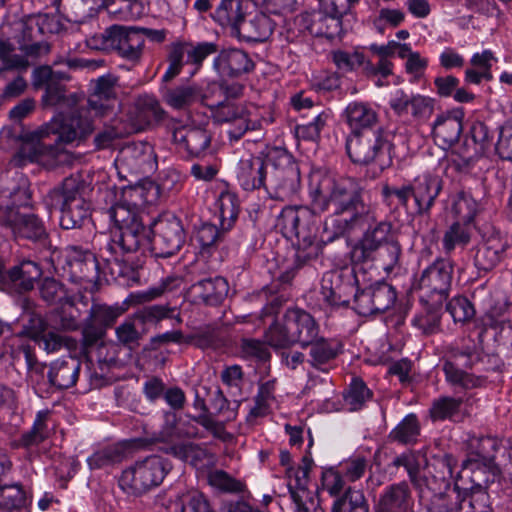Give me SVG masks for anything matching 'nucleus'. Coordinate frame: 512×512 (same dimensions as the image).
Instances as JSON below:
<instances>
[{
    "label": "nucleus",
    "mask_w": 512,
    "mask_h": 512,
    "mask_svg": "<svg viewBox=\"0 0 512 512\" xmlns=\"http://www.w3.org/2000/svg\"><path fill=\"white\" fill-rule=\"evenodd\" d=\"M108 213L114 223L113 230H119L143 221L138 206L126 200L115 203L110 207Z\"/></svg>",
    "instance_id": "obj_42"
},
{
    "label": "nucleus",
    "mask_w": 512,
    "mask_h": 512,
    "mask_svg": "<svg viewBox=\"0 0 512 512\" xmlns=\"http://www.w3.org/2000/svg\"><path fill=\"white\" fill-rule=\"evenodd\" d=\"M402 249L396 237L374 251L368 261L376 262L384 271L391 272L400 265Z\"/></svg>",
    "instance_id": "obj_44"
},
{
    "label": "nucleus",
    "mask_w": 512,
    "mask_h": 512,
    "mask_svg": "<svg viewBox=\"0 0 512 512\" xmlns=\"http://www.w3.org/2000/svg\"><path fill=\"white\" fill-rule=\"evenodd\" d=\"M165 453L174 456L182 461L190 462L196 466L199 462H202L207 452L200 445L188 442L178 444H167L161 448Z\"/></svg>",
    "instance_id": "obj_49"
},
{
    "label": "nucleus",
    "mask_w": 512,
    "mask_h": 512,
    "mask_svg": "<svg viewBox=\"0 0 512 512\" xmlns=\"http://www.w3.org/2000/svg\"><path fill=\"white\" fill-rule=\"evenodd\" d=\"M273 32L271 19L265 14H257L249 20L244 17L234 35L248 42H263Z\"/></svg>",
    "instance_id": "obj_35"
},
{
    "label": "nucleus",
    "mask_w": 512,
    "mask_h": 512,
    "mask_svg": "<svg viewBox=\"0 0 512 512\" xmlns=\"http://www.w3.org/2000/svg\"><path fill=\"white\" fill-rule=\"evenodd\" d=\"M175 309L166 305H151L134 314V320L141 324H158L163 319L172 318Z\"/></svg>",
    "instance_id": "obj_58"
},
{
    "label": "nucleus",
    "mask_w": 512,
    "mask_h": 512,
    "mask_svg": "<svg viewBox=\"0 0 512 512\" xmlns=\"http://www.w3.org/2000/svg\"><path fill=\"white\" fill-rule=\"evenodd\" d=\"M118 169L136 175H149L157 168V157L148 142H131L124 145L115 160Z\"/></svg>",
    "instance_id": "obj_17"
},
{
    "label": "nucleus",
    "mask_w": 512,
    "mask_h": 512,
    "mask_svg": "<svg viewBox=\"0 0 512 512\" xmlns=\"http://www.w3.org/2000/svg\"><path fill=\"white\" fill-rule=\"evenodd\" d=\"M412 505L409 486L400 482L389 486L379 500L380 512H408Z\"/></svg>",
    "instance_id": "obj_34"
},
{
    "label": "nucleus",
    "mask_w": 512,
    "mask_h": 512,
    "mask_svg": "<svg viewBox=\"0 0 512 512\" xmlns=\"http://www.w3.org/2000/svg\"><path fill=\"white\" fill-rule=\"evenodd\" d=\"M151 251L155 257L168 258L175 255L186 240V234L181 220L169 215L156 221L151 230Z\"/></svg>",
    "instance_id": "obj_14"
},
{
    "label": "nucleus",
    "mask_w": 512,
    "mask_h": 512,
    "mask_svg": "<svg viewBox=\"0 0 512 512\" xmlns=\"http://www.w3.org/2000/svg\"><path fill=\"white\" fill-rule=\"evenodd\" d=\"M213 67L222 78H238L251 72L254 63L246 52L232 48L222 50L214 59Z\"/></svg>",
    "instance_id": "obj_25"
},
{
    "label": "nucleus",
    "mask_w": 512,
    "mask_h": 512,
    "mask_svg": "<svg viewBox=\"0 0 512 512\" xmlns=\"http://www.w3.org/2000/svg\"><path fill=\"white\" fill-rule=\"evenodd\" d=\"M462 403L461 398L440 397L433 401L429 410L430 416L433 421L451 420L459 414Z\"/></svg>",
    "instance_id": "obj_51"
},
{
    "label": "nucleus",
    "mask_w": 512,
    "mask_h": 512,
    "mask_svg": "<svg viewBox=\"0 0 512 512\" xmlns=\"http://www.w3.org/2000/svg\"><path fill=\"white\" fill-rule=\"evenodd\" d=\"M332 59L337 68L343 72H350L360 67L364 62V55L359 52L348 53L338 50L332 53Z\"/></svg>",
    "instance_id": "obj_64"
},
{
    "label": "nucleus",
    "mask_w": 512,
    "mask_h": 512,
    "mask_svg": "<svg viewBox=\"0 0 512 512\" xmlns=\"http://www.w3.org/2000/svg\"><path fill=\"white\" fill-rule=\"evenodd\" d=\"M365 228L364 232L351 250V259L354 263L368 262L372 253L382 245L397 237L391 222L378 221L373 212V219L361 223L356 229Z\"/></svg>",
    "instance_id": "obj_13"
},
{
    "label": "nucleus",
    "mask_w": 512,
    "mask_h": 512,
    "mask_svg": "<svg viewBox=\"0 0 512 512\" xmlns=\"http://www.w3.org/2000/svg\"><path fill=\"white\" fill-rule=\"evenodd\" d=\"M371 397L372 392L363 380L354 378L345 395V403L350 411H357L360 410Z\"/></svg>",
    "instance_id": "obj_55"
},
{
    "label": "nucleus",
    "mask_w": 512,
    "mask_h": 512,
    "mask_svg": "<svg viewBox=\"0 0 512 512\" xmlns=\"http://www.w3.org/2000/svg\"><path fill=\"white\" fill-rule=\"evenodd\" d=\"M344 116L351 129V134L373 131L378 127V115L367 103L351 102L345 109Z\"/></svg>",
    "instance_id": "obj_30"
},
{
    "label": "nucleus",
    "mask_w": 512,
    "mask_h": 512,
    "mask_svg": "<svg viewBox=\"0 0 512 512\" xmlns=\"http://www.w3.org/2000/svg\"><path fill=\"white\" fill-rule=\"evenodd\" d=\"M382 128L359 134H351L346 143L350 159L357 164L376 163L381 170L390 166L392 144Z\"/></svg>",
    "instance_id": "obj_9"
},
{
    "label": "nucleus",
    "mask_w": 512,
    "mask_h": 512,
    "mask_svg": "<svg viewBox=\"0 0 512 512\" xmlns=\"http://www.w3.org/2000/svg\"><path fill=\"white\" fill-rule=\"evenodd\" d=\"M117 341L119 344L134 350L139 346V340L141 339V333L136 329L135 323L131 320H126L121 323L115 330Z\"/></svg>",
    "instance_id": "obj_62"
},
{
    "label": "nucleus",
    "mask_w": 512,
    "mask_h": 512,
    "mask_svg": "<svg viewBox=\"0 0 512 512\" xmlns=\"http://www.w3.org/2000/svg\"><path fill=\"white\" fill-rule=\"evenodd\" d=\"M68 120H52L40 130L26 135L18 155L21 159L38 163L48 169L55 168L65 158V152L59 143H72L89 135L92 122L77 114Z\"/></svg>",
    "instance_id": "obj_3"
},
{
    "label": "nucleus",
    "mask_w": 512,
    "mask_h": 512,
    "mask_svg": "<svg viewBox=\"0 0 512 512\" xmlns=\"http://www.w3.org/2000/svg\"><path fill=\"white\" fill-rule=\"evenodd\" d=\"M164 114L159 102L154 97L145 95L136 99L131 111V119L137 130H144L161 121Z\"/></svg>",
    "instance_id": "obj_31"
},
{
    "label": "nucleus",
    "mask_w": 512,
    "mask_h": 512,
    "mask_svg": "<svg viewBox=\"0 0 512 512\" xmlns=\"http://www.w3.org/2000/svg\"><path fill=\"white\" fill-rule=\"evenodd\" d=\"M276 227L285 238L296 239L297 268L321 252L322 246L316 241L318 229L315 218L307 207H285L277 219Z\"/></svg>",
    "instance_id": "obj_6"
},
{
    "label": "nucleus",
    "mask_w": 512,
    "mask_h": 512,
    "mask_svg": "<svg viewBox=\"0 0 512 512\" xmlns=\"http://www.w3.org/2000/svg\"><path fill=\"white\" fill-rule=\"evenodd\" d=\"M181 284V279L176 276H168L160 284L149 288L146 291L137 293L135 298L139 302H148L162 296L165 292L177 289Z\"/></svg>",
    "instance_id": "obj_61"
},
{
    "label": "nucleus",
    "mask_w": 512,
    "mask_h": 512,
    "mask_svg": "<svg viewBox=\"0 0 512 512\" xmlns=\"http://www.w3.org/2000/svg\"><path fill=\"white\" fill-rule=\"evenodd\" d=\"M341 278L342 275L339 273H328L322 279L321 295L331 307L347 306L350 296L356 292L352 275L346 283H340Z\"/></svg>",
    "instance_id": "obj_29"
},
{
    "label": "nucleus",
    "mask_w": 512,
    "mask_h": 512,
    "mask_svg": "<svg viewBox=\"0 0 512 512\" xmlns=\"http://www.w3.org/2000/svg\"><path fill=\"white\" fill-rule=\"evenodd\" d=\"M68 265L71 278L75 282H92L98 275V263L95 255L79 246L68 248Z\"/></svg>",
    "instance_id": "obj_27"
},
{
    "label": "nucleus",
    "mask_w": 512,
    "mask_h": 512,
    "mask_svg": "<svg viewBox=\"0 0 512 512\" xmlns=\"http://www.w3.org/2000/svg\"><path fill=\"white\" fill-rule=\"evenodd\" d=\"M446 310L455 322H466L475 315L472 303L462 296L452 298L446 304Z\"/></svg>",
    "instance_id": "obj_60"
},
{
    "label": "nucleus",
    "mask_w": 512,
    "mask_h": 512,
    "mask_svg": "<svg viewBox=\"0 0 512 512\" xmlns=\"http://www.w3.org/2000/svg\"><path fill=\"white\" fill-rule=\"evenodd\" d=\"M163 99L173 109L183 110L199 101L209 99V96L203 95L201 89L196 85H181L167 89Z\"/></svg>",
    "instance_id": "obj_37"
},
{
    "label": "nucleus",
    "mask_w": 512,
    "mask_h": 512,
    "mask_svg": "<svg viewBox=\"0 0 512 512\" xmlns=\"http://www.w3.org/2000/svg\"><path fill=\"white\" fill-rule=\"evenodd\" d=\"M318 334L319 326L308 312L288 309L283 323L273 322L265 333V339L273 348H287L295 343L306 347L316 340Z\"/></svg>",
    "instance_id": "obj_8"
},
{
    "label": "nucleus",
    "mask_w": 512,
    "mask_h": 512,
    "mask_svg": "<svg viewBox=\"0 0 512 512\" xmlns=\"http://www.w3.org/2000/svg\"><path fill=\"white\" fill-rule=\"evenodd\" d=\"M390 107L399 116L410 114L414 119H426L434 111V100L422 95H408L397 91L390 100Z\"/></svg>",
    "instance_id": "obj_26"
},
{
    "label": "nucleus",
    "mask_w": 512,
    "mask_h": 512,
    "mask_svg": "<svg viewBox=\"0 0 512 512\" xmlns=\"http://www.w3.org/2000/svg\"><path fill=\"white\" fill-rule=\"evenodd\" d=\"M503 252L504 244L501 240L498 237H490L474 249V266L480 272H489L498 265Z\"/></svg>",
    "instance_id": "obj_33"
},
{
    "label": "nucleus",
    "mask_w": 512,
    "mask_h": 512,
    "mask_svg": "<svg viewBox=\"0 0 512 512\" xmlns=\"http://www.w3.org/2000/svg\"><path fill=\"white\" fill-rule=\"evenodd\" d=\"M169 471V464L160 456L153 455L123 471L120 487L131 494H142L162 483Z\"/></svg>",
    "instance_id": "obj_11"
},
{
    "label": "nucleus",
    "mask_w": 512,
    "mask_h": 512,
    "mask_svg": "<svg viewBox=\"0 0 512 512\" xmlns=\"http://www.w3.org/2000/svg\"><path fill=\"white\" fill-rule=\"evenodd\" d=\"M442 191V180L438 176L423 175L412 183L401 186L384 185L382 197L388 206L402 208L416 216H429L437 197Z\"/></svg>",
    "instance_id": "obj_5"
},
{
    "label": "nucleus",
    "mask_w": 512,
    "mask_h": 512,
    "mask_svg": "<svg viewBox=\"0 0 512 512\" xmlns=\"http://www.w3.org/2000/svg\"><path fill=\"white\" fill-rule=\"evenodd\" d=\"M117 77L105 75L99 77L94 86V92L89 98V105L95 111L103 114L116 101Z\"/></svg>",
    "instance_id": "obj_36"
},
{
    "label": "nucleus",
    "mask_w": 512,
    "mask_h": 512,
    "mask_svg": "<svg viewBox=\"0 0 512 512\" xmlns=\"http://www.w3.org/2000/svg\"><path fill=\"white\" fill-rule=\"evenodd\" d=\"M288 490L297 512H324L316 493L310 491L308 487L295 489L291 483H288Z\"/></svg>",
    "instance_id": "obj_52"
},
{
    "label": "nucleus",
    "mask_w": 512,
    "mask_h": 512,
    "mask_svg": "<svg viewBox=\"0 0 512 512\" xmlns=\"http://www.w3.org/2000/svg\"><path fill=\"white\" fill-rule=\"evenodd\" d=\"M0 223L9 227L16 239L44 243L48 238L45 224L37 215L14 211L9 204H4L2 196H0Z\"/></svg>",
    "instance_id": "obj_15"
},
{
    "label": "nucleus",
    "mask_w": 512,
    "mask_h": 512,
    "mask_svg": "<svg viewBox=\"0 0 512 512\" xmlns=\"http://www.w3.org/2000/svg\"><path fill=\"white\" fill-rule=\"evenodd\" d=\"M15 47L9 40L0 39V74L6 70L27 69L28 60L20 54H15Z\"/></svg>",
    "instance_id": "obj_54"
},
{
    "label": "nucleus",
    "mask_w": 512,
    "mask_h": 512,
    "mask_svg": "<svg viewBox=\"0 0 512 512\" xmlns=\"http://www.w3.org/2000/svg\"><path fill=\"white\" fill-rule=\"evenodd\" d=\"M177 416L174 412H166L165 413V424L163 426L162 431L158 434L157 437L153 439V442H163L168 443L175 437H185V438H197L198 437V428L191 423H183L180 428L176 427Z\"/></svg>",
    "instance_id": "obj_41"
},
{
    "label": "nucleus",
    "mask_w": 512,
    "mask_h": 512,
    "mask_svg": "<svg viewBox=\"0 0 512 512\" xmlns=\"http://www.w3.org/2000/svg\"><path fill=\"white\" fill-rule=\"evenodd\" d=\"M103 38L100 46L117 50L123 58L135 61L142 54L145 40L137 27L113 25L104 31Z\"/></svg>",
    "instance_id": "obj_21"
},
{
    "label": "nucleus",
    "mask_w": 512,
    "mask_h": 512,
    "mask_svg": "<svg viewBox=\"0 0 512 512\" xmlns=\"http://www.w3.org/2000/svg\"><path fill=\"white\" fill-rule=\"evenodd\" d=\"M219 219L222 230H228L238 216L237 199L233 194L223 193L218 200Z\"/></svg>",
    "instance_id": "obj_56"
},
{
    "label": "nucleus",
    "mask_w": 512,
    "mask_h": 512,
    "mask_svg": "<svg viewBox=\"0 0 512 512\" xmlns=\"http://www.w3.org/2000/svg\"><path fill=\"white\" fill-rule=\"evenodd\" d=\"M83 190V181L70 176L48 194L49 206L61 212L60 226L63 229L81 228L89 219L90 204L84 199Z\"/></svg>",
    "instance_id": "obj_7"
},
{
    "label": "nucleus",
    "mask_w": 512,
    "mask_h": 512,
    "mask_svg": "<svg viewBox=\"0 0 512 512\" xmlns=\"http://www.w3.org/2000/svg\"><path fill=\"white\" fill-rule=\"evenodd\" d=\"M173 141L192 157H200L209 149L210 132L202 126H180L173 130Z\"/></svg>",
    "instance_id": "obj_24"
},
{
    "label": "nucleus",
    "mask_w": 512,
    "mask_h": 512,
    "mask_svg": "<svg viewBox=\"0 0 512 512\" xmlns=\"http://www.w3.org/2000/svg\"><path fill=\"white\" fill-rule=\"evenodd\" d=\"M151 229L143 221L119 230H112L111 241L107 249L112 253L122 251L124 253H135L142 248L151 246Z\"/></svg>",
    "instance_id": "obj_22"
},
{
    "label": "nucleus",
    "mask_w": 512,
    "mask_h": 512,
    "mask_svg": "<svg viewBox=\"0 0 512 512\" xmlns=\"http://www.w3.org/2000/svg\"><path fill=\"white\" fill-rule=\"evenodd\" d=\"M452 357L454 361H446L443 364V371L449 383L464 389H472L482 384V378L476 377L459 368V366H463L467 369H471L481 360V355L474 345L455 350Z\"/></svg>",
    "instance_id": "obj_18"
},
{
    "label": "nucleus",
    "mask_w": 512,
    "mask_h": 512,
    "mask_svg": "<svg viewBox=\"0 0 512 512\" xmlns=\"http://www.w3.org/2000/svg\"><path fill=\"white\" fill-rule=\"evenodd\" d=\"M185 46L187 62L199 68L206 57L218 51V47L212 42H201L196 45L192 43H181Z\"/></svg>",
    "instance_id": "obj_59"
},
{
    "label": "nucleus",
    "mask_w": 512,
    "mask_h": 512,
    "mask_svg": "<svg viewBox=\"0 0 512 512\" xmlns=\"http://www.w3.org/2000/svg\"><path fill=\"white\" fill-rule=\"evenodd\" d=\"M308 346L310 347V364L321 370L322 365H325L335 359L339 353L337 345H333L323 337L317 336L316 340H313L312 343L308 344ZM323 371H325V369H323Z\"/></svg>",
    "instance_id": "obj_47"
},
{
    "label": "nucleus",
    "mask_w": 512,
    "mask_h": 512,
    "mask_svg": "<svg viewBox=\"0 0 512 512\" xmlns=\"http://www.w3.org/2000/svg\"><path fill=\"white\" fill-rule=\"evenodd\" d=\"M346 10L330 9L320 4V8L312 13L302 15L304 28L313 36L327 39L340 38L345 32L342 17Z\"/></svg>",
    "instance_id": "obj_20"
},
{
    "label": "nucleus",
    "mask_w": 512,
    "mask_h": 512,
    "mask_svg": "<svg viewBox=\"0 0 512 512\" xmlns=\"http://www.w3.org/2000/svg\"><path fill=\"white\" fill-rule=\"evenodd\" d=\"M58 30L55 17L47 14L29 15L22 19L15 30L18 49L27 58H39L50 52V45L42 38Z\"/></svg>",
    "instance_id": "obj_10"
},
{
    "label": "nucleus",
    "mask_w": 512,
    "mask_h": 512,
    "mask_svg": "<svg viewBox=\"0 0 512 512\" xmlns=\"http://www.w3.org/2000/svg\"><path fill=\"white\" fill-rule=\"evenodd\" d=\"M331 512H369V505L361 490L348 487L333 502Z\"/></svg>",
    "instance_id": "obj_46"
},
{
    "label": "nucleus",
    "mask_w": 512,
    "mask_h": 512,
    "mask_svg": "<svg viewBox=\"0 0 512 512\" xmlns=\"http://www.w3.org/2000/svg\"><path fill=\"white\" fill-rule=\"evenodd\" d=\"M81 363L79 359L68 356L54 361L49 369L48 378L51 385L58 389H67L75 385Z\"/></svg>",
    "instance_id": "obj_32"
},
{
    "label": "nucleus",
    "mask_w": 512,
    "mask_h": 512,
    "mask_svg": "<svg viewBox=\"0 0 512 512\" xmlns=\"http://www.w3.org/2000/svg\"><path fill=\"white\" fill-rule=\"evenodd\" d=\"M475 449L463 462L462 472L453 489L432 496L427 506L428 512H462L465 502L474 495L476 483L483 482L481 476L491 468L495 442L488 437L480 438L476 441Z\"/></svg>",
    "instance_id": "obj_4"
},
{
    "label": "nucleus",
    "mask_w": 512,
    "mask_h": 512,
    "mask_svg": "<svg viewBox=\"0 0 512 512\" xmlns=\"http://www.w3.org/2000/svg\"><path fill=\"white\" fill-rule=\"evenodd\" d=\"M453 270V262L450 259L439 257L421 272L416 285L432 308L441 307L447 300Z\"/></svg>",
    "instance_id": "obj_12"
},
{
    "label": "nucleus",
    "mask_w": 512,
    "mask_h": 512,
    "mask_svg": "<svg viewBox=\"0 0 512 512\" xmlns=\"http://www.w3.org/2000/svg\"><path fill=\"white\" fill-rule=\"evenodd\" d=\"M209 484L225 493H240L245 485L223 470H214L208 474Z\"/></svg>",
    "instance_id": "obj_57"
},
{
    "label": "nucleus",
    "mask_w": 512,
    "mask_h": 512,
    "mask_svg": "<svg viewBox=\"0 0 512 512\" xmlns=\"http://www.w3.org/2000/svg\"><path fill=\"white\" fill-rule=\"evenodd\" d=\"M463 118L464 112L461 108L437 115L432 125L434 142L442 149H448L457 143L463 131Z\"/></svg>",
    "instance_id": "obj_23"
},
{
    "label": "nucleus",
    "mask_w": 512,
    "mask_h": 512,
    "mask_svg": "<svg viewBox=\"0 0 512 512\" xmlns=\"http://www.w3.org/2000/svg\"><path fill=\"white\" fill-rule=\"evenodd\" d=\"M420 425L414 414L407 415L389 434V439L401 444L415 443Z\"/></svg>",
    "instance_id": "obj_50"
},
{
    "label": "nucleus",
    "mask_w": 512,
    "mask_h": 512,
    "mask_svg": "<svg viewBox=\"0 0 512 512\" xmlns=\"http://www.w3.org/2000/svg\"><path fill=\"white\" fill-rule=\"evenodd\" d=\"M245 17L241 0H222L214 13L215 20L223 27H229L232 34Z\"/></svg>",
    "instance_id": "obj_40"
},
{
    "label": "nucleus",
    "mask_w": 512,
    "mask_h": 512,
    "mask_svg": "<svg viewBox=\"0 0 512 512\" xmlns=\"http://www.w3.org/2000/svg\"><path fill=\"white\" fill-rule=\"evenodd\" d=\"M312 206L318 212H330L325 219V241L350 234L365 221L373 219V210L363 199L364 187L352 177L323 175L311 186Z\"/></svg>",
    "instance_id": "obj_1"
},
{
    "label": "nucleus",
    "mask_w": 512,
    "mask_h": 512,
    "mask_svg": "<svg viewBox=\"0 0 512 512\" xmlns=\"http://www.w3.org/2000/svg\"><path fill=\"white\" fill-rule=\"evenodd\" d=\"M45 94L43 96V103L45 106H56V105H62L67 106L71 109L69 116H64L62 113H60L58 116H56L53 120H68L74 115L77 117V114H81V117L88 119L90 122V118L87 116L88 111L86 108H80L77 106V96L76 95H70L67 96L65 94L66 90L65 88H53V87H47L45 89Z\"/></svg>",
    "instance_id": "obj_38"
},
{
    "label": "nucleus",
    "mask_w": 512,
    "mask_h": 512,
    "mask_svg": "<svg viewBox=\"0 0 512 512\" xmlns=\"http://www.w3.org/2000/svg\"><path fill=\"white\" fill-rule=\"evenodd\" d=\"M487 483L488 477L483 482L476 483L474 495H471L469 500L465 502L462 512H493Z\"/></svg>",
    "instance_id": "obj_53"
},
{
    "label": "nucleus",
    "mask_w": 512,
    "mask_h": 512,
    "mask_svg": "<svg viewBox=\"0 0 512 512\" xmlns=\"http://www.w3.org/2000/svg\"><path fill=\"white\" fill-rule=\"evenodd\" d=\"M354 309L361 316L383 313L396 301V291L392 285L379 282L353 295Z\"/></svg>",
    "instance_id": "obj_19"
},
{
    "label": "nucleus",
    "mask_w": 512,
    "mask_h": 512,
    "mask_svg": "<svg viewBox=\"0 0 512 512\" xmlns=\"http://www.w3.org/2000/svg\"><path fill=\"white\" fill-rule=\"evenodd\" d=\"M166 512H214L206 497L197 491L186 492L170 500Z\"/></svg>",
    "instance_id": "obj_39"
},
{
    "label": "nucleus",
    "mask_w": 512,
    "mask_h": 512,
    "mask_svg": "<svg viewBox=\"0 0 512 512\" xmlns=\"http://www.w3.org/2000/svg\"><path fill=\"white\" fill-rule=\"evenodd\" d=\"M208 107L216 122L234 124V127L228 131L231 139L239 140L248 130L256 129V122L250 118L252 105L223 99L209 103Z\"/></svg>",
    "instance_id": "obj_16"
},
{
    "label": "nucleus",
    "mask_w": 512,
    "mask_h": 512,
    "mask_svg": "<svg viewBox=\"0 0 512 512\" xmlns=\"http://www.w3.org/2000/svg\"><path fill=\"white\" fill-rule=\"evenodd\" d=\"M391 465L395 468L403 467L409 476L410 482L422 497L423 488L427 485V478L420 472V462L416 454L412 452L396 456Z\"/></svg>",
    "instance_id": "obj_43"
},
{
    "label": "nucleus",
    "mask_w": 512,
    "mask_h": 512,
    "mask_svg": "<svg viewBox=\"0 0 512 512\" xmlns=\"http://www.w3.org/2000/svg\"><path fill=\"white\" fill-rule=\"evenodd\" d=\"M472 228L469 223L455 222L444 232L442 245L446 254H450L457 247L464 248L471 240Z\"/></svg>",
    "instance_id": "obj_45"
},
{
    "label": "nucleus",
    "mask_w": 512,
    "mask_h": 512,
    "mask_svg": "<svg viewBox=\"0 0 512 512\" xmlns=\"http://www.w3.org/2000/svg\"><path fill=\"white\" fill-rule=\"evenodd\" d=\"M224 385L233 390L234 394H241L245 382V375L240 365L225 366L220 374Z\"/></svg>",
    "instance_id": "obj_63"
},
{
    "label": "nucleus",
    "mask_w": 512,
    "mask_h": 512,
    "mask_svg": "<svg viewBox=\"0 0 512 512\" xmlns=\"http://www.w3.org/2000/svg\"><path fill=\"white\" fill-rule=\"evenodd\" d=\"M237 178L244 190L263 188L270 198L286 201L298 190L300 175L293 156L273 147L263 157L250 156L239 162Z\"/></svg>",
    "instance_id": "obj_2"
},
{
    "label": "nucleus",
    "mask_w": 512,
    "mask_h": 512,
    "mask_svg": "<svg viewBox=\"0 0 512 512\" xmlns=\"http://www.w3.org/2000/svg\"><path fill=\"white\" fill-rule=\"evenodd\" d=\"M229 291L228 282L223 277L202 279L192 284L188 290L195 302L217 306L227 297Z\"/></svg>",
    "instance_id": "obj_28"
},
{
    "label": "nucleus",
    "mask_w": 512,
    "mask_h": 512,
    "mask_svg": "<svg viewBox=\"0 0 512 512\" xmlns=\"http://www.w3.org/2000/svg\"><path fill=\"white\" fill-rule=\"evenodd\" d=\"M124 312L125 310L118 305L109 306L106 304L93 303L89 310V317L86 320L106 331L107 328L114 325Z\"/></svg>",
    "instance_id": "obj_48"
}]
</instances>
